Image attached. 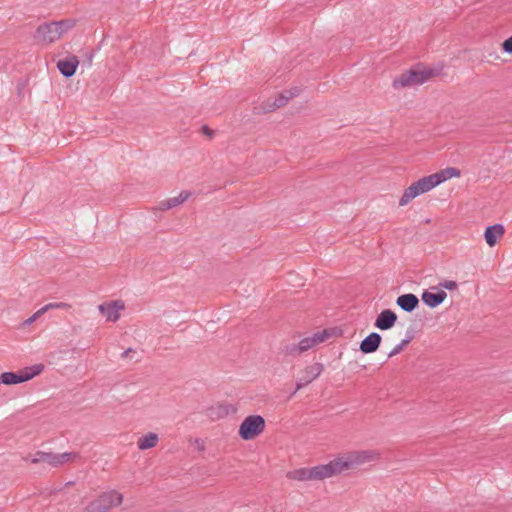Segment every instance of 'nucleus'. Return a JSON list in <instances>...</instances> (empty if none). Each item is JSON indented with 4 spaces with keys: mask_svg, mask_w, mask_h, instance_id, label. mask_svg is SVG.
I'll use <instances>...</instances> for the list:
<instances>
[{
    "mask_svg": "<svg viewBox=\"0 0 512 512\" xmlns=\"http://www.w3.org/2000/svg\"><path fill=\"white\" fill-rule=\"evenodd\" d=\"M460 170L454 167H448L443 169L437 173L425 176L416 182H413L410 186H408L401 198L399 199L400 206L408 205L414 198L429 192L436 186L445 182L448 179L459 177Z\"/></svg>",
    "mask_w": 512,
    "mask_h": 512,
    "instance_id": "nucleus-1",
    "label": "nucleus"
},
{
    "mask_svg": "<svg viewBox=\"0 0 512 512\" xmlns=\"http://www.w3.org/2000/svg\"><path fill=\"white\" fill-rule=\"evenodd\" d=\"M310 102L309 93L301 87H292L277 93L264 100L259 109L262 112H272L278 108L291 104L302 109Z\"/></svg>",
    "mask_w": 512,
    "mask_h": 512,
    "instance_id": "nucleus-2",
    "label": "nucleus"
},
{
    "mask_svg": "<svg viewBox=\"0 0 512 512\" xmlns=\"http://www.w3.org/2000/svg\"><path fill=\"white\" fill-rule=\"evenodd\" d=\"M441 67H432L426 65H417L395 78L392 82L394 89L399 90L407 87L421 85L428 80L441 74Z\"/></svg>",
    "mask_w": 512,
    "mask_h": 512,
    "instance_id": "nucleus-3",
    "label": "nucleus"
},
{
    "mask_svg": "<svg viewBox=\"0 0 512 512\" xmlns=\"http://www.w3.org/2000/svg\"><path fill=\"white\" fill-rule=\"evenodd\" d=\"M380 454L375 450H361L348 452L331 460L330 466L333 476L346 470L355 469L365 463L379 459Z\"/></svg>",
    "mask_w": 512,
    "mask_h": 512,
    "instance_id": "nucleus-4",
    "label": "nucleus"
},
{
    "mask_svg": "<svg viewBox=\"0 0 512 512\" xmlns=\"http://www.w3.org/2000/svg\"><path fill=\"white\" fill-rule=\"evenodd\" d=\"M74 26L75 21L72 19L44 23L37 27L34 39L41 45H52L62 39Z\"/></svg>",
    "mask_w": 512,
    "mask_h": 512,
    "instance_id": "nucleus-5",
    "label": "nucleus"
},
{
    "mask_svg": "<svg viewBox=\"0 0 512 512\" xmlns=\"http://www.w3.org/2000/svg\"><path fill=\"white\" fill-rule=\"evenodd\" d=\"M123 502V495L116 490H109L100 494L95 500L91 501L83 512H108L114 507H118Z\"/></svg>",
    "mask_w": 512,
    "mask_h": 512,
    "instance_id": "nucleus-6",
    "label": "nucleus"
},
{
    "mask_svg": "<svg viewBox=\"0 0 512 512\" xmlns=\"http://www.w3.org/2000/svg\"><path fill=\"white\" fill-rule=\"evenodd\" d=\"M330 477H333L330 463L299 468L288 473V478L297 481L324 480Z\"/></svg>",
    "mask_w": 512,
    "mask_h": 512,
    "instance_id": "nucleus-7",
    "label": "nucleus"
},
{
    "mask_svg": "<svg viewBox=\"0 0 512 512\" xmlns=\"http://www.w3.org/2000/svg\"><path fill=\"white\" fill-rule=\"evenodd\" d=\"M265 427L266 422L261 415H249L240 424L238 435L245 441L253 440L264 432Z\"/></svg>",
    "mask_w": 512,
    "mask_h": 512,
    "instance_id": "nucleus-8",
    "label": "nucleus"
},
{
    "mask_svg": "<svg viewBox=\"0 0 512 512\" xmlns=\"http://www.w3.org/2000/svg\"><path fill=\"white\" fill-rule=\"evenodd\" d=\"M77 456L76 453L64 452L60 454H54L51 452L37 451L34 454L28 455L23 459L33 464L47 463L52 467H59L63 464L73 460Z\"/></svg>",
    "mask_w": 512,
    "mask_h": 512,
    "instance_id": "nucleus-9",
    "label": "nucleus"
},
{
    "mask_svg": "<svg viewBox=\"0 0 512 512\" xmlns=\"http://www.w3.org/2000/svg\"><path fill=\"white\" fill-rule=\"evenodd\" d=\"M328 337L329 333L326 330L314 333L312 336L301 339L297 345L287 346L286 353L288 355L301 354L313 348L314 346L323 343Z\"/></svg>",
    "mask_w": 512,
    "mask_h": 512,
    "instance_id": "nucleus-10",
    "label": "nucleus"
},
{
    "mask_svg": "<svg viewBox=\"0 0 512 512\" xmlns=\"http://www.w3.org/2000/svg\"><path fill=\"white\" fill-rule=\"evenodd\" d=\"M42 368V365H35L18 373L3 372L0 375V384L3 383L5 385H13L26 382L32 379L34 376L38 375L42 371Z\"/></svg>",
    "mask_w": 512,
    "mask_h": 512,
    "instance_id": "nucleus-11",
    "label": "nucleus"
},
{
    "mask_svg": "<svg viewBox=\"0 0 512 512\" xmlns=\"http://www.w3.org/2000/svg\"><path fill=\"white\" fill-rule=\"evenodd\" d=\"M323 370L324 367L321 363H313L302 369L299 372V377L296 380V388L293 392V395L317 379L322 374Z\"/></svg>",
    "mask_w": 512,
    "mask_h": 512,
    "instance_id": "nucleus-12",
    "label": "nucleus"
},
{
    "mask_svg": "<svg viewBox=\"0 0 512 512\" xmlns=\"http://www.w3.org/2000/svg\"><path fill=\"white\" fill-rule=\"evenodd\" d=\"M98 309L107 321L116 322L120 318V312L124 309V304L119 300L110 301L100 304Z\"/></svg>",
    "mask_w": 512,
    "mask_h": 512,
    "instance_id": "nucleus-13",
    "label": "nucleus"
},
{
    "mask_svg": "<svg viewBox=\"0 0 512 512\" xmlns=\"http://www.w3.org/2000/svg\"><path fill=\"white\" fill-rule=\"evenodd\" d=\"M396 322H397L396 313L390 309H385V310H382L378 314L374 325L376 328H378L380 330H389L392 327H394Z\"/></svg>",
    "mask_w": 512,
    "mask_h": 512,
    "instance_id": "nucleus-14",
    "label": "nucleus"
},
{
    "mask_svg": "<svg viewBox=\"0 0 512 512\" xmlns=\"http://www.w3.org/2000/svg\"><path fill=\"white\" fill-rule=\"evenodd\" d=\"M190 196H191L190 191L183 190L177 196L161 201L158 204L157 209L160 211H166V210L172 209L174 207H177V206L183 204L185 201H187L190 198Z\"/></svg>",
    "mask_w": 512,
    "mask_h": 512,
    "instance_id": "nucleus-15",
    "label": "nucleus"
},
{
    "mask_svg": "<svg viewBox=\"0 0 512 512\" xmlns=\"http://www.w3.org/2000/svg\"><path fill=\"white\" fill-rule=\"evenodd\" d=\"M381 335L372 332L367 337H365L360 343V351L364 354H370L378 350L381 344Z\"/></svg>",
    "mask_w": 512,
    "mask_h": 512,
    "instance_id": "nucleus-16",
    "label": "nucleus"
},
{
    "mask_svg": "<svg viewBox=\"0 0 512 512\" xmlns=\"http://www.w3.org/2000/svg\"><path fill=\"white\" fill-rule=\"evenodd\" d=\"M79 65V59L72 55L68 56L64 59H61L57 63V67L61 74L65 77H71L76 73L77 67Z\"/></svg>",
    "mask_w": 512,
    "mask_h": 512,
    "instance_id": "nucleus-17",
    "label": "nucleus"
},
{
    "mask_svg": "<svg viewBox=\"0 0 512 512\" xmlns=\"http://www.w3.org/2000/svg\"><path fill=\"white\" fill-rule=\"evenodd\" d=\"M504 227L501 224H495L486 228L484 232V238L486 243L493 247L496 245L498 240L504 235Z\"/></svg>",
    "mask_w": 512,
    "mask_h": 512,
    "instance_id": "nucleus-18",
    "label": "nucleus"
},
{
    "mask_svg": "<svg viewBox=\"0 0 512 512\" xmlns=\"http://www.w3.org/2000/svg\"><path fill=\"white\" fill-rule=\"evenodd\" d=\"M447 297L444 290H439L436 293L425 291L422 294V301L429 307L435 308L440 305Z\"/></svg>",
    "mask_w": 512,
    "mask_h": 512,
    "instance_id": "nucleus-19",
    "label": "nucleus"
},
{
    "mask_svg": "<svg viewBox=\"0 0 512 512\" xmlns=\"http://www.w3.org/2000/svg\"><path fill=\"white\" fill-rule=\"evenodd\" d=\"M396 304L406 312H412L419 304V300L416 295L408 293L400 295Z\"/></svg>",
    "mask_w": 512,
    "mask_h": 512,
    "instance_id": "nucleus-20",
    "label": "nucleus"
},
{
    "mask_svg": "<svg viewBox=\"0 0 512 512\" xmlns=\"http://www.w3.org/2000/svg\"><path fill=\"white\" fill-rule=\"evenodd\" d=\"M158 442H159L158 434H156L154 432H149V433L141 436L137 440V447L139 450L144 451V450L154 448L155 446H157Z\"/></svg>",
    "mask_w": 512,
    "mask_h": 512,
    "instance_id": "nucleus-21",
    "label": "nucleus"
},
{
    "mask_svg": "<svg viewBox=\"0 0 512 512\" xmlns=\"http://www.w3.org/2000/svg\"><path fill=\"white\" fill-rule=\"evenodd\" d=\"M501 50L507 55H512V35L501 43Z\"/></svg>",
    "mask_w": 512,
    "mask_h": 512,
    "instance_id": "nucleus-22",
    "label": "nucleus"
},
{
    "mask_svg": "<svg viewBox=\"0 0 512 512\" xmlns=\"http://www.w3.org/2000/svg\"><path fill=\"white\" fill-rule=\"evenodd\" d=\"M49 306H50V310H54V309L69 310L72 307L71 304L66 303V302H50Z\"/></svg>",
    "mask_w": 512,
    "mask_h": 512,
    "instance_id": "nucleus-23",
    "label": "nucleus"
},
{
    "mask_svg": "<svg viewBox=\"0 0 512 512\" xmlns=\"http://www.w3.org/2000/svg\"><path fill=\"white\" fill-rule=\"evenodd\" d=\"M439 286L443 289L453 291L457 288V283L453 280H444L439 283Z\"/></svg>",
    "mask_w": 512,
    "mask_h": 512,
    "instance_id": "nucleus-24",
    "label": "nucleus"
},
{
    "mask_svg": "<svg viewBox=\"0 0 512 512\" xmlns=\"http://www.w3.org/2000/svg\"><path fill=\"white\" fill-rule=\"evenodd\" d=\"M40 317L38 316V314L35 312L34 314H32L29 318H27L23 323H22V326L23 327H26V326H29L31 325L32 323H34L37 319H39Z\"/></svg>",
    "mask_w": 512,
    "mask_h": 512,
    "instance_id": "nucleus-25",
    "label": "nucleus"
},
{
    "mask_svg": "<svg viewBox=\"0 0 512 512\" xmlns=\"http://www.w3.org/2000/svg\"><path fill=\"white\" fill-rule=\"evenodd\" d=\"M403 347L400 344H397L388 354V357L391 358L403 351Z\"/></svg>",
    "mask_w": 512,
    "mask_h": 512,
    "instance_id": "nucleus-26",
    "label": "nucleus"
},
{
    "mask_svg": "<svg viewBox=\"0 0 512 512\" xmlns=\"http://www.w3.org/2000/svg\"><path fill=\"white\" fill-rule=\"evenodd\" d=\"M50 311V306H49V303L48 304H45L44 306H42L40 309H38L36 311V313L38 314L39 317H41L43 314H45L46 312Z\"/></svg>",
    "mask_w": 512,
    "mask_h": 512,
    "instance_id": "nucleus-27",
    "label": "nucleus"
},
{
    "mask_svg": "<svg viewBox=\"0 0 512 512\" xmlns=\"http://www.w3.org/2000/svg\"><path fill=\"white\" fill-rule=\"evenodd\" d=\"M412 336H407L405 339H403L399 344L405 348L411 341H412Z\"/></svg>",
    "mask_w": 512,
    "mask_h": 512,
    "instance_id": "nucleus-28",
    "label": "nucleus"
},
{
    "mask_svg": "<svg viewBox=\"0 0 512 512\" xmlns=\"http://www.w3.org/2000/svg\"><path fill=\"white\" fill-rule=\"evenodd\" d=\"M202 131L207 139H212L215 134V130H202Z\"/></svg>",
    "mask_w": 512,
    "mask_h": 512,
    "instance_id": "nucleus-29",
    "label": "nucleus"
},
{
    "mask_svg": "<svg viewBox=\"0 0 512 512\" xmlns=\"http://www.w3.org/2000/svg\"><path fill=\"white\" fill-rule=\"evenodd\" d=\"M131 352H133L132 348H128V349H126V350L122 353V358H127Z\"/></svg>",
    "mask_w": 512,
    "mask_h": 512,
    "instance_id": "nucleus-30",
    "label": "nucleus"
}]
</instances>
